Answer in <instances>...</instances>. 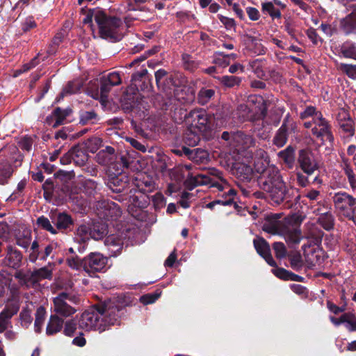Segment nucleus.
I'll list each match as a JSON object with an SVG mask.
<instances>
[{"label": "nucleus", "instance_id": "obj_1", "mask_svg": "<svg viewBox=\"0 0 356 356\" xmlns=\"http://www.w3.org/2000/svg\"><path fill=\"white\" fill-rule=\"evenodd\" d=\"M127 305L128 303L120 297L101 302L82 314L79 321V327L86 331L96 330L102 332L118 322Z\"/></svg>", "mask_w": 356, "mask_h": 356}, {"label": "nucleus", "instance_id": "obj_2", "mask_svg": "<svg viewBox=\"0 0 356 356\" xmlns=\"http://www.w3.org/2000/svg\"><path fill=\"white\" fill-rule=\"evenodd\" d=\"M257 156L262 159L261 166H259V162L255 163L257 172L261 174L257 181L258 185L268 193L275 204H280L288 197V189L283 177L277 168L268 166L270 158L266 152L259 149Z\"/></svg>", "mask_w": 356, "mask_h": 356}, {"label": "nucleus", "instance_id": "obj_3", "mask_svg": "<svg viewBox=\"0 0 356 356\" xmlns=\"http://www.w3.org/2000/svg\"><path fill=\"white\" fill-rule=\"evenodd\" d=\"M222 172L216 169L210 168L206 174H197L193 175L189 174L185 180V186L188 190H193L197 186L209 185L211 187H216L220 191H223L229 188L228 182L222 178Z\"/></svg>", "mask_w": 356, "mask_h": 356}, {"label": "nucleus", "instance_id": "obj_4", "mask_svg": "<svg viewBox=\"0 0 356 356\" xmlns=\"http://www.w3.org/2000/svg\"><path fill=\"white\" fill-rule=\"evenodd\" d=\"M95 22L98 26L99 36L105 40L116 42L122 38L120 29L122 19L115 16L108 15L105 11L95 13Z\"/></svg>", "mask_w": 356, "mask_h": 356}, {"label": "nucleus", "instance_id": "obj_5", "mask_svg": "<svg viewBox=\"0 0 356 356\" xmlns=\"http://www.w3.org/2000/svg\"><path fill=\"white\" fill-rule=\"evenodd\" d=\"M79 302V296L73 290L60 291L53 298L54 312L59 316L70 317L76 312L74 305Z\"/></svg>", "mask_w": 356, "mask_h": 356}, {"label": "nucleus", "instance_id": "obj_6", "mask_svg": "<svg viewBox=\"0 0 356 356\" xmlns=\"http://www.w3.org/2000/svg\"><path fill=\"white\" fill-rule=\"evenodd\" d=\"M184 120L186 126L201 132V134L205 138L211 136L213 130V124L211 118L203 109H193L188 113H185Z\"/></svg>", "mask_w": 356, "mask_h": 356}, {"label": "nucleus", "instance_id": "obj_7", "mask_svg": "<svg viewBox=\"0 0 356 356\" xmlns=\"http://www.w3.org/2000/svg\"><path fill=\"white\" fill-rule=\"evenodd\" d=\"M303 126L306 129H311L313 136L320 140L322 145H324L326 141L333 143L334 138L332 125L322 113L317 114V117L310 121L305 122Z\"/></svg>", "mask_w": 356, "mask_h": 356}, {"label": "nucleus", "instance_id": "obj_8", "mask_svg": "<svg viewBox=\"0 0 356 356\" xmlns=\"http://www.w3.org/2000/svg\"><path fill=\"white\" fill-rule=\"evenodd\" d=\"M332 200L336 213L345 218L350 216L356 207V197L346 191L334 193Z\"/></svg>", "mask_w": 356, "mask_h": 356}, {"label": "nucleus", "instance_id": "obj_9", "mask_svg": "<svg viewBox=\"0 0 356 356\" xmlns=\"http://www.w3.org/2000/svg\"><path fill=\"white\" fill-rule=\"evenodd\" d=\"M302 218L299 216L293 215L286 218V224L281 229L280 234L284 236L289 244H298L302 236L300 224Z\"/></svg>", "mask_w": 356, "mask_h": 356}, {"label": "nucleus", "instance_id": "obj_10", "mask_svg": "<svg viewBox=\"0 0 356 356\" xmlns=\"http://www.w3.org/2000/svg\"><path fill=\"white\" fill-rule=\"evenodd\" d=\"M15 277L19 280L22 284L29 286L42 280H51L52 278V269L50 266H44L33 271L19 270L15 273Z\"/></svg>", "mask_w": 356, "mask_h": 356}, {"label": "nucleus", "instance_id": "obj_11", "mask_svg": "<svg viewBox=\"0 0 356 356\" xmlns=\"http://www.w3.org/2000/svg\"><path fill=\"white\" fill-rule=\"evenodd\" d=\"M107 257L97 252H91L83 258V270L90 277L102 272L107 264Z\"/></svg>", "mask_w": 356, "mask_h": 356}, {"label": "nucleus", "instance_id": "obj_12", "mask_svg": "<svg viewBox=\"0 0 356 356\" xmlns=\"http://www.w3.org/2000/svg\"><path fill=\"white\" fill-rule=\"evenodd\" d=\"M298 165L307 176H310L319 168V165L312 152L301 149L298 152Z\"/></svg>", "mask_w": 356, "mask_h": 356}, {"label": "nucleus", "instance_id": "obj_13", "mask_svg": "<svg viewBox=\"0 0 356 356\" xmlns=\"http://www.w3.org/2000/svg\"><path fill=\"white\" fill-rule=\"evenodd\" d=\"M98 211L99 218L106 220H116L122 213L121 209L118 204L107 200L99 202Z\"/></svg>", "mask_w": 356, "mask_h": 356}, {"label": "nucleus", "instance_id": "obj_14", "mask_svg": "<svg viewBox=\"0 0 356 356\" xmlns=\"http://www.w3.org/2000/svg\"><path fill=\"white\" fill-rule=\"evenodd\" d=\"M337 121L344 137H352L355 134L354 122L346 110L339 109L337 115Z\"/></svg>", "mask_w": 356, "mask_h": 356}, {"label": "nucleus", "instance_id": "obj_15", "mask_svg": "<svg viewBox=\"0 0 356 356\" xmlns=\"http://www.w3.org/2000/svg\"><path fill=\"white\" fill-rule=\"evenodd\" d=\"M295 128V122L289 120V117L284 118L282 124L273 138V144L277 147H283L287 142L289 133L293 131Z\"/></svg>", "mask_w": 356, "mask_h": 356}, {"label": "nucleus", "instance_id": "obj_16", "mask_svg": "<svg viewBox=\"0 0 356 356\" xmlns=\"http://www.w3.org/2000/svg\"><path fill=\"white\" fill-rule=\"evenodd\" d=\"M281 216L280 213L268 215L262 225L263 230L273 235H280L281 229L286 224V218L283 222L280 220Z\"/></svg>", "mask_w": 356, "mask_h": 356}, {"label": "nucleus", "instance_id": "obj_17", "mask_svg": "<svg viewBox=\"0 0 356 356\" xmlns=\"http://www.w3.org/2000/svg\"><path fill=\"white\" fill-rule=\"evenodd\" d=\"M50 218L52 222L56 225L55 229H57L58 232V231L67 232L68 230H71V227L74 224L71 216L65 212L58 213H51Z\"/></svg>", "mask_w": 356, "mask_h": 356}, {"label": "nucleus", "instance_id": "obj_18", "mask_svg": "<svg viewBox=\"0 0 356 356\" xmlns=\"http://www.w3.org/2000/svg\"><path fill=\"white\" fill-rule=\"evenodd\" d=\"M255 142L252 135L242 131L234 132L233 135V146L238 151L247 149L254 146Z\"/></svg>", "mask_w": 356, "mask_h": 356}, {"label": "nucleus", "instance_id": "obj_19", "mask_svg": "<svg viewBox=\"0 0 356 356\" xmlns=\"http://www.w3.org/2000/svg\"><path fill=\"white\" fill-rule=\"evenodd\" d=\"M339 22V29L346 35H356V8Z\"/></svg>", "mask_w": 356, "mask_h": 356}, {"label": "nucleus", "instance_id": "obj_20", "mask_svg": "<svg viewBox=\"0 0 356 356\" xmlns=\"http://www.w3.org/2000/svg\"><path fill=\"white\" fill-rule=\"evenodd\" d=\"M253 243L257 252L265 259V261L270 266H277V264L270 254V246L267 241L263 238L258 237L254 239Z\"/></svg>", "mask_w": 356, "mask_h": 356}, {"label": "nucleus", "instance_id": "obj_21", "mask_svg": "<svg viewBox=\"0 0 356 356\" xmlns=\"http://www.w3.org/2000/svg\"><path fill=\"white\" fill-rule=\"evenodd\" d=\"M232 173L242 181H250L253 177V170L248 164L236 162L232 167Z\"/></svg>", "mask_w": 356, "mask_h": 356}, {"label": "nucleus", "instance_id": "obj_22", "mask_svg": "<svg viewBox=\"0 0 356 356\" xmlns=\"http://www.w3.org/2000/svg\"><path fill=\"white\" fill-rule=\"evenodd\" d=\"M134 184L137 190L143 194L150 193L154 188V182L152 178L142 173L137 175Z\"/></svg>", "mask_w": 356, "mask_h": 356}, {"label": "nucleus", "instance_id": "obj_23", "mask_svg": "<svg viewBox=\"0 0 356 356\" xmlns=\"http://www.w3.org/2000/svg\"><path fill=\"white\" fill-rule=\"evenodd\" d=\"M17 308H5L0 313V333L13 328L12 317L17 313Z\"/></svg>", "mask_w": 356, "mask_h": 356}, {"label": "nucleus", "instance_id": "obj_24", "mask_svg": "<svg viewBox=\"0 0 356 356\" xmlns=\"http://www.w3.org/2000/svg\"><path fill=\"white\" fill-rule=\"evenodd\" d=\"M108 187L114 193H122L129 186V179L125 175L112 177L107 183Z\"/></svg>", "mask_w": 356, "mask_h": 356}, {"label": "nucleus", "instance_id": "obj_25", "mask_svg": "<svg viewBox=\"0 0 356 356\" xmlns=\"http://www.w3.org/2000/svg\"><path fill=\"white\" fill-rule=\"evenodd\" d=\"M252 72L258 78L267 79L268 76L267 72L270 71L267 66V62L264 59H255L249 63Z\"/></svg>", "mask_w": 356, "mask_h": 356}, {"label": "nucleus", "instance_id": "obj_26", "mask_svg": "<svg viewBox=\"0 0 356 356\" xmlns=\"http://www.w3.org/2000/svg\"><path fill=\"white\" fill-rule=\"evenodd\" d=\"M22 254L16 248L11 245L7 247V254L6 257V264L7 266L13 268H18L22 262Z\"/></svg>", "mask_w": 356, "mask_h": 356}, {"label": "nucleus", "instance_id": "obj_27", "mask_svg": "<svg viewBox=\"0 0 356 356\" xmlns=\"http://www.w3.org/2000/svg\"><path fill=\"white\" fill-rule=\"evenodd\" d=\"M115 149L111 146H107L104 149L99 151L96 155V161L102 165H110L114 160Z\"/></svg>", "mask_w": 356, "mask_h": 356}, {"label": "nucleus", "instance_id": "obj_28", "mask_svg": "<svg viewBox=\"0 0 356 356\" xmlns=\"http://www.w3.org/2000/svg\"><path fill=\"white\" fill-rule=\"evenodd\" d=\"M64 320L56 314L51 315L46 328V334L49 336L56 334L63 327Z\"/></svg>", "mask_w": 356, "mask_h": 356}, {"label": "nucleus", "instance_id": "obj_29", "mask_svg": "<svg viewBox=\"0 0 356 356\" xmlns=\"http://www.w3.org/2000/svg\"><path fill=\"white\" fill-rule=\"evenodd\" d=\"M323 234V232L316 227L313 226L311 227L307 235V238L309 239V243L308 245L305 244L302 247L304 252H306L307 247H311L312 245L319 246L321 243Z\"/></svg>", "mask_w": 356, "mask_h": 356}, {"label": "nucleus", "instance_id": "obj_30", "mask_svg": "<svg viewBox=\"0 0 356 356\" xmlns=\"http://www.w3.org/2000/svg\"><path fill=\"white\" fill-rule=\"evenodd\" d=\"M200 134L201 132L191 127L190 126H187L183 140L186 145L193 147L199 143L200 140Z\"/></svg>", "mask_w": 356, "mask_h": 356}, {"label": "nucleus", "instance_id": "obj_31", "mask_svg": "<svg viewBox=\"0 0 356 356\" xmlns=\"http://www.w3.org/2000/svg\"><path fill=\"white\" fill-rule=\"evenodd\" d=\"M71 150L73 156V161L76 165L82 166L87 162L88 155L83 148L80 146H74L71 148Z\"/></svg>", "mask_w": 356, "mask_h": 356}, {"label": "nucleus", "instance_id": "obj_32", "mask_svg": "<svg viewBox=\"0 0 356 356\" xmlns=\"http://www.w3.org/2000/svg\"><path fill=\"white\" fill-rule=\"evenodd\" d=\"M340 53L344 58L356 60V44L350 40L344 42L340 47Z\"/></svg>", "mask_w": 356, "mask_h": 356}, {"label": "nucleus", "instance_id": "obj_33", "mask_svg": "<svg viewBox=\"0 0 356 356\" xmlns=\"http://www.w3.org/2000/svg\"><path fill=\"white\" fill-rule=\"evenodd\" d=\"M145 197L143 195L140 196L135 194L130 195L128 198V210L129 212L133 211L134 207L144 208L147 206V202L145 200Z\"/></svg>", "mask_w": 356, "mask_h": 356}, {"label": "nucleus", "instance_id": "obj_34", "mask_svg": "<svg viewBox=\"0 0 356 356\" xmlns=\"http://www.w3.org/2000/svg\"><path fill=\"white\" fill-rule=\"evenodd\" d=\"M13 168L10 163L5 160L0 163V184H7L8 179L13 174Z\"/></svg>", "mask_w": 356, "mask_h": 356}, {"label": "nucleus", "instance_id": "obj_35", "mask_svg": "<svg viewBox=\"0 0 356 356\" xmlns=\"http://www.w3.org/2000/svg\"><path fill=\"white\" fill-rule=\"evenodd\" d=\"M42 253V244H40L37 240L32 242L29 250V259L31 262L35 263L38 259L41 260V254Z\"/></svg>", "mask_w": 356, "mask_h": 356}, {"label": "nucleus", "instance_id": "obj_36", "mask_svg": "<svg viewBox=\"0 0 356 356\" xmlns=\"http://www.w3.org/2000/svg\"><path fill=\"white\" fill-rule=\"evenodd\" d=\"M107 233L106 227L100 222H94L90 226V237L98 240L104 237Z\"/></svg>", "mask_w": 356, "mask_h": 356}, {"label": "nucleus", "instance_id": "obj_37", "mask_svg": "<svg viewBox=\"0 0 356 356\" xmlns=\"http://www.w3.org/2000/svg\"><path fill=\"white\" fill-rule=\"evenodd\" d=\"M183 67L186 70L194 72L200 65V62L193 58L192 56L188 54H184L181 56Z\"/></svg>", "mask_w": 356, "mask_h": 356}, {"label": "nucleus", "instance_id": "obj_38", "mask_svg": "<svg viewBox=\"0 0 356 356\" xmlns=\"http://www.w3.org/2000/svg\"><path fill=\"white\" fill-rule=\"evenodd\" d=\"M216 91L211 88H202L197 93V101L201 105L207 104L215 95Z\"/></svg>", "mask_w": 356, "mask_h": 356}, {"label": "nucleus", "instance_id": "obj_39", "mask_svg": "<svg viewBox=\"0 0 356 356\" xmlns=\"http://www.w3.org/2000/svg\"><path fill=\"white\" fill-rule=\"evenodd\" d=\"M278 156L284 163L291 167L295 159L294 148L289 145L285 149L280 151Z\"/></svg>", "mask_w": 356, "mask_h": 356}, {"label": "nucleus", "instance_id": "obj_40", "mask_svg": "<svg viewBox=\"0 0 356 356\" xmlns=\"http://www.w3.org/2000/svg\"><path fill=\"white\" fill-rule=\"evenodd\" d=\"M16 243L22 248L28 249L32 243L31 231L24 230L22 234H19L16 237Z\"/></svg>", "mask_w": 356, "mask_h": 356}, {"label": "nucleus", "instance_id": "obj_41", "mask_svg": "<svg viewBox=\"0 0 356 356\" xmlns=\"http://www.w3.org/2000/svg\"><path fill=\"white\" fill-rule=\"evenodd\" d=\"M261 10L264 13L268 14L272 19H280L281 12L277 9L273 2H265L261 4Z\"/></svg>", "mask_w": 356, "mask_h": 356}, {"label": "nucleus", "instance_id": "obj_42", "mask_svg": "<svg viewBox=\"0 0 356 356\" xmlns=\"http://www.w3.org/2000/svg\"><path fill=\"white\" fill-rule=\"evenodd\" d=\"M208 152L200 148L193 149V152L192 156H191V160L198 164L204 163L208 161Z\"/></svg>", "mask_w": 356, "mask_h": 356}, {"label": "nucleus", "instance_id": "obj_43", "mask_svg": "<svg viewBox=\"0 0 356 356\" xmlns=\"http://www.w3.org/2000/svg\"><path fill=\"white\" fill-rule=\"evenodd\" d=\"M343 324L349 332H356V315L352 312L343 314Z\"/></svg>", "mask_w": 356, "mask_h": 356}, {"label": "nucleus", "instance_id": "obj_44", "mask_svg": "<svg viewBox=\"0 0 356 356\" xmlns=\"http://www.w3.org/2000/svg\"><path fill=\"white\" fill-rule=\"evenodd\" d=\"M36 224L41 229L46 230L50 232L52 234H57L58 232L53 225H51L50 220L45 216H42L38 218L36 220Z\"/></svg>", "mask_w": 356, "mask_h": 356}, {"label": "nucleus", "instance_id": "obj_45", "mask_svg": "<svg viewBox=\"0 0 356 356\" xmlns=\"http://www.w3.org/2000/svg\"><path fill=\"white\" fill-rule=\"evenodd\" d=\"M318 222L326 230H330L334 227V218L332 213H325L318 218Z\"/></svg>", "mask_w": 356, "mask_h": 356}, {"label": "nucleus", "instance_id": "obj_46", "mask_svg": "<svg viewBox=\"0 0 356 356\" xmlns=\"http://www.w3.org/2000/svg\"><path fill=\"white\" fill-rule=\"evenodd\" d=\"M129 158L127 156H120L116 159L115 162H112L111 165L113 168H116V173L121 174L124 169H127L129 166Z\"/></svg>", "mask_w": 356, "mask_h": 356}, {"label": "nucleus", "instance_id": "obj_47", "mask_svg": "<svg viewBox=\"0 0 356 356\" xmlns=\"http://www.w3.org/2000/svg\"><path fill=\"white\" fill-rule=\"evenodd\" d=\"M97 118V115L94 111H82L80 113L79 122L82 125L95 123Z\"/></svg>", "mask_w": 356, "mask_h": 356}, {"label": "nucleus", "instance_id": "obj_48", "mask_svg": "<svg viewBox=\"0 0 356 356\" xmlns=\"http://www.w3.org/2000/svg\"><path fill=\"white\" fill-rule=\"evenodd\" d=\"M338 70L346 74L350 79H356V65L340 63Z\"/></svg>", "mask_w": 356, "mask_h": 356}, {"label": "nucleus", "instance_id": "obj_49", "mask_svg": "<svg viewBox=\"0 0 356 356\" xmlns=\"http://www.w3.org/2000/svg\"><path fill=\"white\" fill-rule=\"evenodd\" d=\"M45 314L46 311L43 307L40 306L37 309L34 325L35 331L38 332L40 331L41 327L45 318Z\"/></svg>", "mask_w": 356, "mask_h": 356}, {"label": "nucleus", "instance_id": "obj_50", "mask_svg": "<svg viewBox=\"0 0 356 356\" xmlns=\"http://www.w3.org/2000/svg\"><path fill=\"white\" fill-rule=\"evenodd\" d=\"M68 114L69 113L67 110H62L59 107L56 108L53 112V115L56 120L53 127H57L58 126L62 124Z\"/></svg>", "mask_w": 356, "mask_h": 356}, {"label": "nucleus", "instance_id": "obj_51", "mask_svg": "<svg viewBox=\"0 0 356 356\" xmlns=\"http://www.w3.org/2000/svg\"><path fill=\"white\" fill-rule=\"evenodd\" d=\"M291 267L296 271H299L303 266L301 254L298 252L289 255Z\"/></svg>", "mask_w": 356, "mask_h": 356}, {"label": "nucleus", "instance_id": "obj_52", "mask_svg": "<svg viewBox=\"0 0 356 356\" xmlns=\"http://www.w3.org/2000/svg\"><path fill=\"white\" fill-rule=\"evenodd\" d=\"M219 80L223 86L228 88L238 86L241 83V79L235 76H222L219 78Z\"/></svg>", "mask_w": 356, "mask_h": 356}, {"label": "nucleus", "instance_id": "obj_53", "mask_svg": "<svg viewBox=\"0 0 356 356\" xmlns=\"http://www.w3.org/2000/svg\"><path fill=\"white\" fill-rule=\"evenodd\" d=\"M63 333L65 336L73 337L77 330V324L74 320H68L64 323Z\"/></svg>", "mask_w": 356, "mask_h": 356}, {"label": "nucleus", "instance_id": "obj_54", "mask_svg": "<svg viewBox=\"0 0 356 356\" xmlns=\"http://www.w3.org/2000/svg\"><path fill=\"white\" fill-rule=\"evenodd\" d=\"M21 324L27 327L32 322L31 310L28 307H24L19 314Z\"/></svg>", "mask_w": 356, "mask_h": 356}, {"label": "nucleus", "instance_id": "obj_55", "mask_svg": "<svg viewBox=\"0 0 356 356\" xmlns=\"http://www.w3.org/2000/svg\"><path fill=\"white\" fill-rule=\"evenodd\" d=\"M273 249L275 252V257L277 259H283L286 257L287 250L284 244L282 242H275L273 244Z\"/></svg>", "mask_w": 356, "mask_h": 356}, {"label": "nucleus", "instance_id": "obj_56", "mask_svg": "<svg viewBox=\"0 0 356 356\" xmlns=\"http://www.w3.org/2000/svg\"><path fill=\"white\" fill-rule=\"evenodd\" d=\"M102 140L99 137H92L89 138L86 143V148L91 152H95L102 145Z\"/></svg>", "mask_w": 356, "mask_h": 356}, {"label": "nucleus", "instance_id": "obj_57", "mask_svg": "<svg viewBox=\"0 0 356 356\" xmlns=\"http://www.w3.org/2000/svg\"><path fill=\"white\" fill-rule=\"evenodd\" d=\"M67 265L72 269L83 270V259L80 260L77 256L68 257L66 260Z\"/></svg>", "mask_w": 356, "mask_h": 356}, {"label": "nucleus", "instance_id": "obj_58", "mask_svg": "<svg viewBox=\"0 0 356 356\" xmlns=\"http://www.w3.org/2000/svg\"><path fill=\"white\" fill-rule=\"evenodd\" d=\"M344 175L347 177L350 187L353 191H356V174L353 168L345 169L343 170Z\"/></svg>", "mask_w": 356, "mask_h": 356}, {"label": "nucleus", "instance_id": "obj_59", "mask_svg": "<svg viewBox=\"0 0 356 356\" xmlns=\"http://www.w3.org/2000/svg\"><path fill=\"white\" fill-rule=\"evenodd\" d=\"M322 113L321 111H317L316 108L313 106H308L305 108V109L300 113V118L302 120L307 119L308 118L312 117L313 120L316 117H317V114Z\"/></svg>", "mask_w": 356, "mask_h": 356}, {"label": "nucleus", "instance_id": "obj_60", "mask_svg": "<svg viewBox=\"0 0 356 356\" xmlns=\"http://www.w3.org/2000/svg\"><path fill=\"white\" fill-rule=\"evenodd\" d=\"M147 0H129L127 5L128 11H144L145 7L142 5L147 2Z\"/></svg>", "mask_w": 356, "mask_h": 356}, {"label": "nucleus", "instance_id": "obj_61", "mask_svg": "<svg viewBox=\"0 0 356 356\" xmlns=\"http://www.w3.org/2000/svg\"><path fill=\"white\" fill-rule=\"evenodd\" d=\"M84 193L88 195L94 194L97 188V184L92 179H86L82 184Z\"/></svg>", "mask_w": 356, "mask_h": 356}, {"label": "nucleus", "instance_id": "obj_62", "mask_svg": "<svg viewBox=\"0 0 356 356\" xmlns=\"http://www.w3.org/2000/svg\"><path fill=\"white\" fill-rule=\"evenodd\" d=\"M161 293H151L143 295L140 297V301L143 305H148L154 302L160 296Z\"/></svg>", "mask_w": 356, "mask_h": 356}, {"label": "nucleus", "instance_id": "obj_63", "mask_svg": "<svg viewBox=\"0 0 356 356\" xmlns=\"http://www.w3.org/2000/svg\"><path fill=\"white\" fill-rule=\"evenodd\" d=\"M113 86L108 81H106L104 77L101 79L100 92L102 100H104L107 97V95Z\"/></svg>", "mask_w": 356, "mask_h": 356}, {"label": "nucleus", "instance_id": "obj_64", "mask_svg": "<svg viewBox=\"0 0 356 356\" xmlns=\"http://www.w3.org/2000/svg\"><path fill=\"white\" fill-rule=\"evenodd\" d=\"M193 197V194L188 192H183L179 201L180 206L184 209H187L191 206L190 200Z\"/></svg>", "mask_w": 356, "mask_h": 356}]
</instances>
